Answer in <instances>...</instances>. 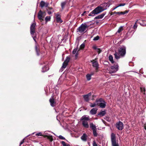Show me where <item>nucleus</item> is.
<instances>
[{
  "label": "nucleus",
  "instance_id": "1",
  "mask_svg": "<svg viewBox=\"0 0 146 146\" xmlns=\"http://www.w3.org/2000/svg\"><path fill=\"white\" fill-rule=\"evenodd\" d=\"M126 54V47L124 46H121L118 48V52L115 51L114 54L115 59L118 60L124 57Z\"/></svg>",
  "mask_w": 146,
  "mask_h": 146
},
{
  "label": "nucleus",
  "instance_id": "2",
  "mask_svg": "<svg viewBox=\"0 0 146 146\" xmlns=\"http://www.w3.org/2000/svg\"><path fill=\"white\" fill-rule=\"evenodd\" d=\"M82 124L83 126L85 128H88L89 125L88 121H90V117L87 115H84L80 119Z\"/></svg>",
  "mask_w": 146,
  "mask_h": 146
},
{
  "label": "nucleus",
  "instance_id": "3",
  "mask_svg": "<svg viewBox=\"0 0 146 146\" xmlns=\"http://www.w3.org/2000/svg\"><path fill=\"white\" fill-rule=\"evenodd\" d=\"M105 9L103 7L98 6L90 13L88 16H94L95 15L98 14L103 11Z\"/></svg>",
  "mask_w": 146,
  "mask_h": 146
},
{
  "label": "nucleus",
  "instance_id": "4",
  "mask_svg": "<svg viewBox=\"0 0 146 146\" xmlns=\"http://www.w3.org/2000/svg\"><path fill=\"white\" fill-rule=\"evenodd\" d=\"M89 26L87 25V23L82 24L77 29V32L80 33H84Z\"/></svg>",
  "mask_w": 146,
  "mask_h": 146
},
{
  "label": "nucleus",
  "instance_id": "5",
  "mask_svg": "<svg viewBox=\"0 0 146 146\" xmlns=\"http://www.w3.org/2000/svg\"><path fill=\"white\" fill-rule=\"evenodd\" d=\"M36 25V23H33L32 24L31 26L30 29L31 34L32 35V37H33L34 40L36 42V37L35 36H33L35 32V27Z\"/></svg>",
  "mask_w": 146,
  "mask_h": 146
},
{
  "label": "nucleus",
  "instance_id": "6",
  "mask_svg": "<svg viewBox=\"0 0 146 146\" xmlns=\"http://www.w3.org/2000/svg\"><path fill=\"white\" fill-rule=\"evenodd\" d=\"M46 15V13L45 12H42L40 10L38 15V18L41 21H43V18Z\"/></svg>",
  "mask_w": 146,
  "mask_h": 146
},
{
  "label": "nucleus",
  "instance_id": "7",
  "mask_svg": "<svg viewBox=\"0 0 146 146\" xmlns=\"http://www.w3.org/2000/svg\"><path fill=\"white\" fill-rule=\"evenodd\" d=\"M40 64L41 65H43L44 64L45 65L42 68V72H44L49 70V67L47 65V63L46 62L45 63L44 61H42L40 63Z\"/></svg>",
  "mask_w": 146,
  "mask_h": 146
},
{
  "label": "nucleus",
  "instance_id": "8",
  "mask_svg": "<svg viewBox=\"0 0 146 146\" xmlns=\"http://www.w3.org/2000/svg\"><path fill=\"white\" fill-rule=\"evenodd\" d=\"M111 137L112 146H119L116 142L115 135L113 133L111 134Z\"/></svg>",
  "mask_w": 146,
  "mask_h": 146
},
{
  "label": "nucleus",
  "instance_id": "9",
  "mask_svg": "<svg viewBox=\"0 0 146 146\" xmlns=\"http://www.w3.org/2000/svg\"><path fill=\"white\" fill-rule=\"evenodd\" d=\"M116 126L117 129L119 130H121L123 128V123L120 121L116 123Z\"/></svg>",
  "mask_w": 146,
  "mask_h": 146
},
{
  "label": "nucleus",
  "instance_id": "10",
  "mask_svg": "<svg viewBox=\"0 0 146 146\" xmlns=\"http://www.w3.org/2000/svg\"><path fill=\"white\" fill-rule=\"evenodd\" d=\"M88 135L86 133H84L81 136L80 138L81 140L84 142H86L88 140Z\"/></svg>",
  "mask_w": 146,
  "mask_h": 146
},
{
  "label": "nucleus",
  "instance_id": "11",
  "mask_svg": "<svg viewBox=\"0 0 146 146\" xmlns=\"http://www.w3.org/2000/svg\"><path fill=\"white\" fill-rule=\"evenodd\" d=\"M49 3L47 2H45L44 1H42L40 3V6L43 8V7H47L49 5Z\"/></svg>",
  "mask_w": 146,
  "mask_h": 146
},
{
  "label": "nucleus",
  "instance_id": "12",
  "mask_svg": "<svg viewBox=\"0 0 146 146\" xmlns=\"http://www.w3.org/2000/svg\"><path fill=\"white\" fill-rule=\"evenodd\" d=\"M101 100V99H99V100H96V102L95 103H90V106L91 107H94L98 106L99 104L98 102H101V101L100 100Z\"/></svg>",
  "mask_w": 146,
  "mask_h": 146
},
{
  "label": "nucleus",
  "instance_id": "13",
  "mask_svg": "<svg viewBox=\"0 0 146 146\" xmlns=\"http://www.w3.org/2000/svg\"><path fill=\"white\" fill-rule=\"evenodd\" d=\"M49 102L50 103V105L53 107L55 106L56 102L55 101L54 99L52 96L51 98L49 100Z\"/></svg>",
  "mask_w": 146,
  "mask_h": 146
},
{
  "label": "nucleus",
  "instance_id": "14",
  "mask_svg": "<svg viewBox=\"0 0 146 146\" xmlns=\"http://www.w3.org/2000/svg\"><path fill=\"white\" fill-rule=\"evenodd\" d=\"M91 95V93L90 92L86 95H84L83 97L85 101L86 102H88L89 100V98Z\"/></svg>",
  "mask_w": 146,
  "mask_h": 146
},
{
  "label": "nucleus",
  "instance_id": "15",
  "mask_svg": "<svg viewBox=\"0 0 146 146\" xmlns=\"http://www.w3.org/2000/svg\"><path fill=\"white\" fill-rule=\"evenodd\" d=\"M92 62V65L93 67L97 69L98 67V64L97 61L92 60L91 61Z\"/></svg>",
  "mask_w": 146,
  "mask_h": 146
},
{
  "label": "nucleus",
  "instance_id": "16",
  "mask_svg": "<svg viewBox=\"0 0 146 146\" xmlns=\"http://www.w3.org/2000/svg\"><path fill=\"white\" fill-rule=\"evenodd\" d=\"M118 64L116 63V64H114L113 66H111V68L112 69L114 70V72H115L118 70Z\"/></svg>",
  "mask_w": 146,
  "mask_h": 146
},
{
  "label": "nucleus",
  "instance_id": "17",
  "mask_svg": "<svg viewBox=\"0 0 146 146\" xmlns=\"http://www.w3.org/2000/svg\"><path fill=\"white\" fill-rule=\"evenodd\" d=\"M98 109L97 108H94L92 109L90 111L91 115H95L96 114Z\"/></svg>",
  "mask_w": 146,
  "mask_h": 146
},
{
  "label": "nucleus",
  "instance_id": "18",
  "mask_svg": "<svg viewBox=\"0 0 146 146\" xmlns=\"http://www.w3.org/2000/svg\"><path fill=\"white\" fill-rule=\"evenodd\" d=\"M56 20L57 22L61 23L62 21L60 18V15L59 14L56 15Z\"/></svg>",
  "mask_w": 146,
  "mask_h": 146
},
{
  "label": "nucleus",
  "instance_id": "19",
  "mask_svg": "<svg viewBox=\"0 0 146 146\" xmlns=\"http://www.w3.org/2000/svg\"><path fill=\"white\" fill-rule=\"evenodd\" d=\"M79 50V49L78 50V48H74L72 51V54H75V56L76 58H77L78 55V52Z\"/></svg>",
  "mask_w": 146,
  "mask_h": 146
},
{
  "label": "nucleus",
  "instance_id": "20",
  "mask_svg": "<svg viewBox=\"0 0 146 146\" xmlns=\"http://www.w3.org/2000/svg\"><path fill=\"white\" fill-rule=\"evenodd\" d=\"M106 13H103L101 14L100 15H98L94 19H102L105 16V15Z\"/></svg>",
  "mask_w": 146,
  "mask_h": 146
},
{
  "label": "nucleus",
  "instance_id": "21",
  "mask_svg": "<svg viewBox=\"0 0 146 146\" xmlns=\"http://www.w3.org/2000/svg\"><path fill=\"white\" fill-rule=\"evenodd\" d=\"M46 10L48 13L49 15L51 14L52 12H54V11L53 10L52 8V7H48Z\"/></svg>",
  "mask_w": 146,
  "mask_h": 146
},
{
  "label": "nucleus",
  "instance_id": "22",
  "mask_svg": "<svg viewBox=\"0 0 146 146\" xmlns=\"http://www.w3.org/2000/svg\"><path fill=\"white\" fill-rule=\"evenodd\" d=\"M140 90H141V92L142 93H143V95H143V97L144 98H145V97H146V94H145V87H143V86H142V87H141V88H140Z\"/></svg>",
  "mask_w": 146,
  "mask_h": 146
},
{
  "label": "nucleus",
  "instance_id": "23",
  "mask_svg": "<svg viewBox=\"0 0 146 146\" xmlns=\"http://www.w3.org/2000/svg\"><path fill=\"white\" fill-rule=\"evenodd\" d=\"M70 59V58L69 57L67 56L65 59V61L63 63V64L67 66L68 64V62H69Z\"/></svg>",
  "mask_w": 146,
  "mask_h": 146
},
{
  "label": "nucleus",
  "instance_id": "24",
  "mask_svg": "<svg viewBox=\"0 0 146 146\" xmlns=\"http://www.w3.org/2000/svg\"><path fill=\"white\" fill-rule=\"evenodd\" d=\"M90 127L92 130V131L93 130H96V126L93 123H90Z\"/></svg>",
  "mask_w": 146,
  "mask_h": 146
},
{
  "label": "nucleus",
  "instance_id": "25",
  "mask_svg": "<svg viewBox=\"0 0 146 146\" xmlns=\"http://www.w3.org/2000/svg\"><path fill=\"white\" fill-rule=\"evenodd\" d=\"M106 113L105 110L101 111L98 114V115L100 116V117H102L104 116Z\"/></svg>",
  "mask_w": 146,
  "mask_h": 146
},
{
  "label": "nucleus",
  "instance_id": "26",
  "mask_svg": "<svg viewBox=\"0 0 146 146\" xmlns=\"http://www.w3.org/2000/svg\"><path fill=\"white\" fill-rule=\"evenodd\" d=\"M106 103L104 101L100 103V107L102 108H104L106 106Z\"/></svg>",
  "mask_w": 146,
  "mask_h": 146
},
{
  "label": "nucleus",
  "instance_id": "27",
  "mask_svg": "<svg viewBox=\"0 0 146 146\" xmlns=\"http://www.w3.org/2000/svg\"><path fill=\"white\" fill-rule=\"evenodd\" d=\"M109 60L113 64L114 63V61H113V56L111 55H110L109 56Z\"/></svg>",
  "mask_w": 146,
  "mask_h": 146
},
{
  "label": "nucleus",
  "instance_id": "28",
  "mask_svg": "<svg viewBox=\"0 0 146 146\" xmlns=\"http://www.w3.org/2000/svg\"><path fill=\"white\" fill-rule=\"evenodd\" d=\"M93 74H88L86 75V77L88 80H90L91 79V76L93 75Z\"/></svg>",
  "mask_w": 146,
  "mask_h": 146
},
{
  "label": "nucleus",
  "instance_id": "29",
  "mask_svg": "<svg viewBox=\"0 0 146 146\" xmlns=\"http://www.w3.org/2000/svg\"><path fill=\"white\" fill-rule=\"evenodd\" d=\"M35 49L37 55L38 56L39 55V49L38 48V46L37 45H35Z\"/></svg>",
  "mask_w": 146,
  "mask_h": 146
},
{
  "label": "nucleus",
  "instance_id": "30",
  "mask_svg": "<svg viewBox=\"0 0 146 146\" xmlns=\"http://www.w3.org/2000/svg\"><path fill=\"white\" fill-rule=\"evenodd\" d=\"M66 66L63 64L62 67L59 70V72H62L66 67Z\"/></svg>",
  "mask_w": 146,
  "mask_h": 146
},
{
  "label": "nucleus",
  "instance_id": "31",
  "mask_svg": "<svg viewBox=\"0 0 146 146\" xmlns=\"http://www.w3.org/2000/svg\"><path fill=\"white\" fill-rule=\"evenodd\" d=\"M51 17L50 16H46L45 18V20L46 22L50 21Z\"/></svg>",
  "mask_w": 146,
  "mask_h": 146
},
{
  "label": "nucleus",
  "instance_id": "32",
  "mask_svg": "<svg viewBox=\"0 0 146 146\" xmlns=\"http://www.w3.org/2000/svg\"><path fill=\"white\" fill-rule=\"evenodd\" d=\"M50 141H52L53 140V138L52 135H46Z\"/></svg>",
  "mask_w": 146,
  "mask_h": 146
},
{
  "label": "nucleus",
  "instance_id": "33",
  "mask_svg": "<svg viewBox=\"0 0 146 146\" xmlns=\"http://www.w3.org/2000/svg\"><path fill=\"white\" fill-rule=\"evenodd\" d=\"M123 30V27L122 26L120 27L118 29L117 33H120L121 31Z\"/></svg>",
  "mask_w": 146,
  "mask_h": 146
},
{
  "label": "nucleus",
  "instance_id": "34",
  "mask_svg": "<svg viewBox=\"0 0 146 146\" xmlns=\"http://www.w3.org/2000/svg\"><path fill=\"white\" fill-rule=\"evenodd\" d=\"M66 2H62L61 4V8H62V9H63L64 7V6L66 4Z\"/></svg>",
  "mask_w": 146,
  "mask_h": 146
},
{
  "label": "nucleus",
  "instance_id": "35",
  "mask_svg": "<svg viewBox=\"0 0 146 146\" xmlns=\"http://www.w3.org/2000/svg\"><path fill=\"white\" fill-rule=\"evenodd\" d=\"M93 133L95 137H97L98 135L97 133L96 132V130H93Z\"/></svg>",
  "mask_w": 146,
  "mask_h": 146
},
{
  "label": "nucleus",
  "instance_id": "36",
  "mask_svg": "<svg viewBox=\"0 0 146 146\" xmlns=\"http://www.w3.org/2000/svg\"><path fill=\"white\" fill-rule=\"evenodd\" d=\"M61 143L63 146H69V144H66L64 141H62Z\"/></svg>",
  "mask_w": 146,
  "mask_h": 146
},
{
  "label": "nucleus",
  "instance_id": "37",
  "mask_svg": "<svg viewBox=\"0 0 146 146\" xmlns=\"http://www.w3.org/2000/svg\"><path fill=\"white\" fill-rule=\"evenodd\" d=\"M137 22H136L135 23V24L133 26V28L135 30L137 29Z\"/></svg>",
  "mask_w": 146,
  "mask_h": 146
},
{
  "label": "nucleus",
  "instance_id": "38",
  "mask_svg": "<svg viewBox=\"0 0 146 146\" xmlns=\"http://www.w3.org/2000/svg\"><path fill=\"white\" fill-rule=\"evenodd\" d=\"M99 37L98 36H96L94 37L93 38V40H97L99 39Z\"/></svg>",
  "mask_w": 146,
  "mask_h": 146
},
{
  "label": "nucleus",
  "instance_id": "39",
  "mask_svg": "<svg viewBox=\"0 0 146 146\" xmlns=\"http://www.w3.org/2000/svg\"><path fill=\"white\" fill-rule=\"evenodd\" d=\"M58 137L60 139H61L64 140L65 139V138L61 135H60Z\"/></svg>",
  "mask_w": 146,
  "mask_h": 146
},
{
  "label": "nucleus",
  "instance_id": "40",
  "mask_svg": "<svg viewBox=\"0 0 146 146\" xmlns=\"http://www.w3.org/2000/svg\"><path fill=\"white\" fill-rule=\"evenodd\" d=\"M96 50V51L98 53V54H100L102 52V50L99 48H97Z\"/></svg>",
  "mask_w": 146,
  "mask_h": 146
},
{
  "label": "nucleus",
  "instance_id": "41",
  "mask_svg": "<svg viewBox=\"0 0 146 146\" xmlns=\"http://www.w3.org/2000/svg\"><path fill=\"white\" fill-rule=\"evenodd\" d=\"M92 144L93 146H98L97 144H96V141H93Z\"/></svg>",
  "mask_w": 146,
  "mask_h": 146
},
{
  "label": "nucleus",
  "instance_id": "42",
  "mask_svg": "<svg viewBox=\"0 0 146 146\" xmlns=\"http://www.w3.org/2000/svg\"><path fill=\"white\" fill-rule=\"evenodd\" d=\"M125 3H121L119 4L117 6L118 7L121 6H124L125 5Z\"/></svg>",
  "mask_w": 146,
  "mask_h": 146
},
{
  "label": "nucleus",
  "instance_id": "43",
  "mask_svg": "<svg viewBox=\"0 0 146 146\" xmlns=\"http://www.w3.org/2000/svg\"><path fill=\"white\" fill-rule=\"evenodd\" d=\"M36 135L37 136H42V133L41 132H39L38 133L36 134Z\"/></svg>",
  "mask_w": 146,
  "mask_h": 146
},
{
  "label": "nucleus",
  "instance_id": "44",
  "mask_svg": "<svg viewBox=\"0 0 146 146\" xmlns=\"http://www.w3.org/2000/svg\"><path fill=\"white\" fill-rule=\"evenodd\" d=\"M85 47V44L84 43H82L81 44V45L80 46V47L81 48H83Z\"/></svg>",
  "mask_w": 146,
  "mask_h": 146
},
{
  "label": "nucleus",
  "instance_id": "45",
  "mask_svg": "<svg viewBox=\"0 0 146 146\" xmlns=\"http://www.w3.org/2000/svg\"><path fill=\"white\" fill-rule=\"evenodd\" d=\"M25 139H23L20 143V146L24 142Z\"/></svg>",
  "mask_w": 146,
  "mask_h": 146
},
{
  "label": "nucleus",
  "instance_id": "46",
  "mask_svg": "<svg viewBox=\"0 0 146 146\" xmlns=\"http://www.w3.org/2000/svg\"><path fill=\"white\" fill-rule=\"evenodd\" d=\"M92 48H93V49L95 50H96L98 48L95 45L93 46Z\"/></svg>",
  "mask_w": 146,
  "mask_h": 146
},
{
  "label": "nucleus",
  "instance_id": "47",
  "mask_svg": "<svg viewBox=\"0 0 146 146\" xmlns=\"http://www.w3.org/2000/svg\"><path fill=\"white\" fill-rule=\"evenodd\" d=\"M128 11H124V12H122V14L124 15V14H125L128 13Z\"/></svg>",
  "mask_w": 146,
  "mask_h": 146
},
{
  "label": "nucleus",
  "instance_id": "48",
  "mask_svg": "<svg viewBox=\"0 0 146 146\" xmlns=\"http://www.w3.org/2000/svg\"><path fill=\"white\" fill-rule=\"evenodd\" d=\"M117 7H118V6H116V7H114L113 9H112V11H113L115 9H116L117 8Z\"/></svg>",
  "mask_w": 146,
  "mask_h": 146
},
{
  "label": "nucleus",
  "instance_id": "49",
  "mask_svg": "<svg viewBox=\"0 0 146 146\" xmlns=\"http://www.w3.org/2000/svg\"><path fill=\"white\" fill-rule=\"evenodd\" d=\"M122 12H117L116 14H118L119 15H120L122 14Z\"/></svg>",
  "mask_w": 146,
  "mask_h": 146
},
{
  "label": "nucleus",
  "instance_id": "50",
  "mask_svg": "<svg viewBox=\"0 0 146 146\" xmlns=\"http://www.w3.org/2000/svg\"><path fill=\"white\" fill-rule=\"evenodd\" d=\"M116 13H117V12L115 11L114 12L111 13V15H113L114 14H116Z\"/></svg>",
  "mask_w": 146,
  "mask_h": 146
},
{
  "label": "nucleus",
  "instance_id": "51",
  "mask_svg": "<svg viewBox=\"0 0 146 146\" xmlns=\"http://www.w3.org/2000/svg\"><path fill=\"white\" fill-rule=\"evenodd\" d=\"M86 11H85L84 12V13H83V14H82V15H84V14L86 13Z\"/></svg>",
  "mask_w": 146,
  "mask_h": 146
},
{
  "label": "nucleus",
  "instance_id": "52",
  "mask_svg": "<svg viewBox=\"0 0 146 146\" xmlns=\"http://www.w3.org/2000/svg\"><path fill=\"white\" fill-rule=\"evenodd\" d=\"M144 129L145 130H146V127L145 126L144 127Z\"/></svg>",
  "mask_w": 146,
  "mask_h": 146
},
{
  "label": "nucleus",
  "instance_id": "53",
  "mask_svg": "<svg viewBox=\"0 0 146 146\" xmlns=\"http://www.w3.org/2000/svg\"><path fill=\"white\" fill-rule=\"evenodd\" d=\"M90 142H88V144L89 145H90Z\"/></svg>",
  "mask_w": 146,
  "mask_h": 146
},
{
  "label": "nucleus",
  "instance_id": "54",
  "mask_svg": "<svg viewBox=\"0 0 146 146\" xmlns=\"http://www.w3.org/2000/svg\"><path fill=\"white\" fill-rule=\"evenodd\" d=\"M104 4V5H106V4Z\"/></svg>",
  "mask_w": 146,
  "mask_h": 146
},
{
  "label": "nucleus",
  "instance_id": "55",
  "mask_svg": "<svg viewBox=\"0 0 146 146\" xmlns=\"http://www.w3.org/2000/svg\"><path fill=\"white\" fill-rule=\"evenodd\" d=\"M34 134V133H32V134Z\"/></svg>",
  "mask_w": 146,
  "mask_h": 146
},
{
  "label": "nucleus",
  "instance_id": "56",
  "mask_svg": "<svg viewBox=\"0 0 146 146\" xmlns=\"http://www.w3.org/2000/svg\"><path fill=\"white\" fill-rule=\"evenodd\" d=\"M79 146L78 145V146Z\"/></svg>",
  "mask_w": 146,
  "mask_h": 146
}]
</instances>
